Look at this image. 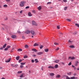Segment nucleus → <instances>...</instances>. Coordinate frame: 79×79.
<instances>
[{"label":"nucleus","mask_w":79,"mask_h":79,"mask_svg":"<svg viewBox=\"0 0 79 79\" xmlns=\"http://www.w3.org/2000/svg\"><path fill=\"white\" fill-rule=\"evenodd\" d=\"M26 3V2L25 1H22L21 2L20 4L19 5L20 6H22V7H23V6H24V3Z\"/></svg>","instance_id":"obj_1"},{"label":"nucleus","mask_w":79,"mask_h":79,"mask_svg":"<svg viewBox=\"0 0 79 79\" xmlns=\"http://www.w3.org/2000/svg\"><path fill=\"white\" fill-rule=\"evenodd\" d=\"M11 61V58H10L8 60H5V62L6 63H9V62H10Z\"/></svg>","instance_id":"obj_2"},{"label":"nucleus","mask_w":79,"mask_h":79,"mask_svg":"<svg viewBox=\"0 0 79 79\" xmlns=\"http://www.w3.org/2000/svg\"><path fill=\"white\" fill-rule=\"evenodd\" d=\"M32 24L33 25H35V26H37V24L36 23H35V22L34 21H32Z\"/></svg>","instance_id":"obj_3"},{"label":"nucleus","mask_w":79,"mask_h":79,"mask_svg":"<svg viewBox=\"0 0 79 79\" xmlns=\"http://www.w3.org/2000/svg\"><path fill=\"white\" fill-rule=\"evenodd\" d=\"M11 66H12V67H15V68H17V66H18V65L16 64L15 65H14V64H11Z\"/></svg>","instance_id":"obj_4"},{"label":"nucleus","mask_w":79,"mask_h":79,"mask_svg":"<svg viewBox=\"0 0 79 79\" xmlns=\"http://www.w3.org/2000/svg\"><path fill=\"white\" fill-rule=\"evenodd\" d=\"M25 33H26V34H30V33H31V31L27 30L26 31Z\"/></svg>","instance_id":"obj_5"},{"label":"nucleus","mask_w":79,"mask_h":79,"mask_svg":"<svg viewBox=\"0 0 79 79\" xmlns=\"http://www.w3.org/2000/svg\"><path fill=\"white\" fill-rule=\"evenodd\" d=\"M28 15L29 16H32V15L31 14V12H29L28 13Z\"/></svg>","instance_id":"obj_6"},{"label":"nucleus","mask_w":79,"mask_h":79,"mask_svg":"<svg viewBox=\"0 0 79 79\" xmlns=\"http://www.w3.org/2000/svg\"><path fill=\"white\" fill-rule=\"evenodd\" d=\"M20 58V56H17L16 57V60H19Z\"/></svg>","instance_id":"obj_7"},{"label":"nucleus","mask_w":79,"mask_h":79,"mask_svg":"<svg viewBox=\"0 0 79 79\" xmlns=\"http://www.w3.org/2000/svg\"><path fill=\"white\" fill-rule=\"evenodd\" d=\"M60 77H61V76L60 75H57L56 76V78H60Z\"/></svg>","instance_id":"obj_8"},{"label":"nucleus","mask_w":79,"mask_h":79,"mask_svg":"<svg viewBox=\"0 0 79 79\" xmlns=\"http://www.w3.org/2000/svg\"><path fill=\"white\" fill-rule=\"evenodd\" d=\"M50 75L51 76H53L55 75V74L53 73H50Z\"/></svg>","instance_id":"obj_9"},{"label":"nucleus","mask_w":79,"mask_h":79,"mask_svg":"<svg viewBox=\"0 0 79 79\" xmlns=\"http://www.w3.org/2000/svg\"><path fill=\"white\" fill-rule=\"evenodd\" d=\"M11 37L12 38V39H15L16 37V36H15V35H12L11 36Z\"/></svg>","instance_id":"obj_10"},{"label":"nucleus","mask_w":79,"mask_h":79,"mask_svg":"<svg viewBox=\"0 0 79 79\" xmlns=\"http://www.w3.org/2000/svg\"><path fill=\"white\" fill-rule=\"evenodd\" d=\"M32 51H33L34 52H37V50L35 48L32 49Z\"/></svg>","instance_id":"obj_11"},{"label":"nucleus","mask_w":79,"mask_h":79,"mask_svg":"<svg viewBox=\"0 0 79 79\" xmlns=\"http://www.w3.org/2000/svg\"><path fill=\"white\" fill-rule=\"evenodd\" d=\"M48 68H51V69H55V67L52 66H49Z\"/></svg>","instance_id":"obj_12"},{"label":"nucleus","mask_w":79,"mask_h":79,"mask_svg":"<svg viewBox=\"0 0 79 79\" xmlns=\"http://www.w3.org/2000/svg\"><path fill=\"white\" fill-rule=\"evenodd\" d=\"M55 68H58V64H56L55 65L54 67Z\"/></svg>","instance_id":"obj_13"},{"label":"nucleus","mask_w":79,"mask_h":79,"mask_svg":"<svg viewBox=\"0 0 79 79\" xmlns=\"http://www.w3.org/2000/svg\"><path fill=\"white\" fill-rule=\"evenodd\" d=\"M31 33L32 35H34L35 33V32L33 31H31Z\"/></svg>","instance_id":"obj_14"},{"label":"nucleus","mask_w":79,"mask_h":79,"mask_svg":"<svg viewBox=\"0 0 79 79\" xmlns=\"http://www.w3.org/2000/svg\"><path fill=\"white\" fill-rule=\"evenodd\" d=\"M59 61H60V60H56L54 62V63H58Z\"/></svg>","instance_id":"obj_15"},{"label":"nucleus","mask_w":79,"mask_h":79,"mask_svg":"<svg viewBox=\"0 0 79 79\" xmlns=\"http://www.w3.org/2000/svg\"><path fill=\"white\" fill-rule=\"evenodd\" d=\"M43 53V52H40L38 53L37 54L40 55H42Z\"/></svg>","instance_id":"obj_16"},{"label":"nucleus","mask_w":79,"mask_h":79,"mask_svg":"<svg viewBox=\"0 0 79 79\" xmlns=\"http://www.w3.org/2000/svg\"><path fill=\"white\" fill-rule=\"evenodd\" d=\"M35 63H39V61H38V60L37 59H35Z\"/></svg>","instance_id":"obj_17"},{"label":"nucleus","mask_w":79,"mask_h":79,"mask_svg":"<svg viewBox=\"0 0 79 79\" xmlns=\"http://www.w3.org/2000/svg\"><path fill=\"white\" fill-rule=\"evenodd\" d=\"M38 9L39 10H40L42 9V7L41 6H40L38 7Z\"/></svg>","instance_id":"obj_18"},{"label":"nucleus","mask_w":79,"mask_h":79,"mask_svg":"<svg viewBox=\"0 0 79 79\" xmlns=\"http://www.w3.org/2000/svg\"><path fill=\"white\" fill-rule=\"evenodd\" d=\"M39 45V44L37 43H35V44H34V47H35L36 46H38Z\"/></svg>","instance_id":"obj_19"},{"label":"nucleus","mask_w":79,"mask_h":79,"mask_svg":"<svg viewBox=\"0 0 79 79\" xmlns=\"http://www.w3.org/2000/svg\"><path fill=\"white\" fill-rule=\"evenodd\" d=\"M70 48H74V46L73 45H71L69 46Z\"/></svg>","instance_id":"obj_20"},{"label":"nucleus","mask_w":79,"mask_h":79,"mask_svg":"<svg viewBox=\"0 0 79 79\" xmlns=\"http://www.w3.org/2000/svg\"><path fill=\"white\" fill-rule=\"evenodd\" d=\"M6 44H5L3 46V48H5V47H6Z\"/></svg>","instance_id":"obj_21"},{"label":"nucleus","mask_w":79,"mask_h":79,"mask_svg":"<svg viewBox=\"0 0 79 79\" xmlns=\"http://www.w3.org/2000/svg\"><path fill=\"white\" fill-rule=\"evenodd\" d=\"M23 76H24V74H23L22 75H21L20 76V78H22L23 77Z\"/></svg>","instance_id":"obj_22"},{"label":"nucleus","mask_w":79,"mask_h":79,"mask_svg":"<svg viewBox=\"0 0 79 79\" xmlns=\"http://www.w3.org/2000/svg\"><path fill=\"white\" fill-rule=\"evenodd\" d=\"M67 74H68V76H70V75H71V73L69 72V73H67Z\"/></svg>","instance_id":"obj_23"},{"label":"nucleus","mask_w":79,"mask_h":79,"mask_svg":"<svg viewBox=\"0 0 79 79\" xmlns=\"http://www.w3.org/2000/svg\"><path fill=\"white\" fill-rule=\"evenodd\" d=\"M44 51L46 52H48V49H44Z\"/></svg>","instance_id":"obj_24"},{"label":"nucleus","mask_w":79,"mask_h":79,"mask_svg":"<svg viewBox=\"0 0 79 79\" xmlns=\"http://www.w3.org/2000/svg\"><path fill=\"white\" fill-rule=\"evenodd\" d=\"M67 21H68L69 22H71V19H66Z\"/></svg>","instance_id":"obj_25"},{"label":"nucleus","mask_w":79,"mask_h":79,"mask_svg":"<svg viewBox=\"0 0 79 79\" xmlns=\"http://www.w3.org/2000/svg\"><path fill=\"white\" fill-rule=\"evenodd\" d=\"M22 50H22V49H18V52H22Z\"/></svg>","instance_id":"obj_26"},{"label":"nucleus","mask_w":79,"mask_h":79,"mask_svg":"<svg viewBox=\"0 0 79 79\" xmlns=\"http://www.w3.org/2000/svg\"><path fill=\"white\" fill-rule=\"evenodd\" d=\"M25 48H28V47H29V46H28V45H26L25 46Z\"/></svg>","instance_id":"obj_27"},{"label":"nucleus","mask_w":79,"mask_h":79,"mask_svg":"<svg viewBox=\"0 0 79 79\" xmlns=\"http://www.w3.org/2000/svg\"><path fill=\"white\" fill-rule=\"evenodd\" d=\"M28 56H27L25 55V56H24V58H28Z\"/></svg>","instance_id":"obj_28"},{"label":"nucleus","mask_w":79,"mask_h":79,"mask_svg":"<svg viewBox=\"0 0 79 79\" xmlns=\"http://www.w3.org/2000/svg\"><path fill=\"white\" fill-rule=\"evenodd\" d=\"M57 28L58 29H60V25H58L57 26Z\"/></svg>","instance_id":"obj_29"},{"label":"nucleus","mask_w":79,"mask_h":79,"mask_svg":"<svg viewBox=\"0 0 79 79\" xmlns=\"http://www.w3.org/2000/svg\"><path fill=\"white\" fill-rule=\"evenodd\" d=\"M26 64V63H21V65H24V64Z\"/></svg>","instance_id":"obj_30"},{"label":"nucleus","mask_w":79,"mask_h":79,"mask_svg":"<svg viewBox=\"0 0 79 79\" xmlns=\"http://www.w3.org/2000/svg\"><path fill=\"white\" fill-rule=\"evenodd\" d=\"M54 44L55 45H58V44L57 43H54Z\"/></svg>","instance_id":"obj_31"},{"label":"nucleus","mask_w":79,"mask_h":79,"mask_svg":"<svg viewBox=\"0 0 79 79\" xmlns=\"http://www.w3.org/2000/svg\"><path fill=\"white\" fill-rule=\"evenodd\" d=\"M75 78V77H73L70 78V79H74Z\"/></svg>","instance_id":"obj_32"},{"label":"nucleus","mask_w":79,"mask_h":79,"mask_svg":"<svg viewBox=\"0 0 79 79\" xmlns=\"http://www.w3.org/2000/svg\"><path fill=\"white\" fill-rule=\"evenodd\" d=\"M22 73V71H19L18 72V74H19L20 73Z\"/></svg>","instance_id":"obj_33"},{"label":"nucleus","mask_w":79,"mask_h":79,"mask_svg":"<svg viewBox=\"0 0 79 79\" xmlns=\"http://www.w3.org/2000/svg\"><path fill=\"white\" fill-rule=\"evenodd\" d=\"M75 25L76 26H77V27H79V24H77V23H76Z\"/></svg>","instance_id":"obj_34"},{"label":"nucleus","mask_w":79,"mask_h":79,"mask_svg":"<svg viewBox=\"0 0 79 79\" xmlns=\"http://www.w3.org/2000/svg\"><path fill=\"white\" fill-rule=\"evenodd\" d=\"M4 7H6L7 6H8L7 5H3Z\"/></svg>","instance_id":"obj_35"},{"label":"nucleus","mask_w":79,"mask_h":79,"mask_svg":"<svg viewBox=\"0 0 79 79\" xmlns=\"http://www.w3.org/2000/svg\"><path fill=\"white\" fill-rule=\"evenodd\" d=\"M11 46H8L7 47V48L8 49V48H10Z\"/></svg>","instance_id":"obj_36"},{"label":"nucleus","mask_w":79,"mask_h":79,"mask_svg":"<svg viewBox=\"0 0 79 79\" xmlns=\"http://www.w3.org/2000/svg\"><path fill=\"white\" fill-rule=\"evenodd\" d=\"M68 65L69 66H70V65H71V62H70L68 64Z\"/></svg>","instance_id":"obj_37"},{"label":"nucleus","mask_w":79,"mask_h":79,"mask_svg":"<svg viewBox=\"0 0 79 79\" xmlns=\"http://www.w3.org/2000/svg\"><path fill=\"white\" fill-rule=\"evenodd\" d=\"M29 8V6H27L25 7L26 9H28Z\"/></svg>","instance_id":"obj_38"},{"label":"nucleus","mask_w":79,"mask_h":79,"mask_svg":"<svg viewBox=\"0 0 79 79\" xmlns=\"http://www.w3.org/2000/svg\"><path fill=\"white\" fill-rule=\"evenodd\" d=\"M75 59V57H72L71 60H74Z\"/></svg>","instance_id":"obj_39"},{"label":"nucleus","mask_w":79,"mask_h":79,"mask_svg":"<svg viewBox=\"0 0 79 79\" xmlns=\"http://www.w3.org/2000/svg\"><path fill=\"white\" fill-rule=\"evenodd\" d=\"M22 61H23V60H21L20 59L19 60V63H21V62Z\"/></svg>","instance_id":"obj_40"},{"label":"nucleus","mask_w":79,"mask_h":79,"mask_svg":"<svg viewBox=\"0 0 79 79\" xmlns=\"http://www.w3.org/2000/svg\"><path fill=\"white\" fill-rule=\"evenodd\" d=\"M40 48L41 49L42 48H43V45H41V46H40Z\"/></svg>","instance_id":"obj_41"},{"label":"nucleus","mask_w":79,"mask_h":79,"mask_svg":"<svg viewBox=\"0 0 79 79\" xmlns=\"http://www.w3.org/2000/svg\"><path fill=\"white\" fill-rule=\"evenodd\" d=\"M66 79H70V78H69V77L68 76H66Z\"/></svg>","instance_id":"obj_42"},{"label":"nucleus","mask_w":79,"mask_h":79,"mask_svg":"<svg viewBox=\"0 0 79 79\" xmlns=\"http://www.w3.org/2000/svg\"><path fill=\"white\" fill-rule=\"evenodd\" d=\"M8 49L7 48H6L5 49H4V50L5 51H7V50H8Z\"/></svg>","instance_id":"obj_43"},{"label":"nucleus","mask_w":79,"mask_h":79,"mask_svg":"<svg viewBox=\"0 0 79 79\" xmlns=\"http://www.w3.org/2000/svg\"><path fill=\"white\" fill-rule=\"evenodd\" d=\"M67 8H68V7H65L64 8V10H66V9H67Z\"/></svg>","instance_id":"obj_44"},{"label":"nucleus","mask_w":79,"mask_h":79,"mask_svg":"<svg viewBox=\"0 0 79 79\" xmlns=\"http://www.w3.org/2000/svg\"><path fill=\"white\" fill-rule=\"evenodd\" d=\"M31 61V63H34V60H32Z\"/></svg>","instance_id":"obj_45"},{"label":"nucleus","mask_w":79,"mask_h":79,"mask_svg":"<svg viewBox=\"0 0 79 79\" xmlns=\"http://www.w3.org/2000/svg\"><path fill=\"white\" fill-rule=\"evenodd\" d=\"M32 13H35V10H33L32 11Z\"/></svg>","instance_id":"obj_46"},{"label":"nucleus","mask_w":79,"mask_h":79,"mask_svg":"<svg viewBox=\"0 0 79 79\" xmlns=\"http://www.w3.org/2000/svg\"><path fill=\"white\" fill-rule=\"evenodd\" d=\"M3 47H2L1 48H0V50H3Z\"/></svg>","instance_id":"obj_47"},{"label":"nucleus","mask_w":79,"mask_h":79,"mask_svg":"<svg viewBox=\"0 0 79 79\" xmlns=\"http://www.w3.org/2000/svg\"><path fill=\"white\" fill-rule=\"evenodd\" d=\"M24 66H23V65H21L20 66V68H23Z\"/></svg>","instance_id":"obj_48"},{"label":"nucleus","mask_w":79,"mask_h":79,"mask_svg":"<svg viewBox=\"0 0 79 79\" xmlns=\"http://www.w3.org/2000/svg\"><path fill=\"white\" fill-rule=\"evenodd\" d=\"M18 34H21V32H20V31H18Z\"/></svg>","instance_id":"obj_49"},{"label":"nucleus","mask_w":79,"mask_h":79,"mask_svg":"<svg viewBox=\"0 0 79 79\" xmlns=\"http://www.w3.org/2000/svg\"><path fill=\"white\" fill-rule=\"evenodd\" d=\"M69 42L70 43H72V41H71L70 40H69Z\"/></svg>","instance_id":"obj_50"},{"label":"nucleus","mask_w":79,"mask_h":79,"mask_svg":"<svg viewBox=\"0 0 79 79\" xmlns=\"http://www.w3.org/2000/svg\"><path fill=\"white\" fill-rule=\"evenodd\" d=\"M22 38H23V39H25V37H24V36H22Z\"/></svg>","instance_id":"obj_51"},{"label":"nucleus","mask_w":79,"mask_h":79,"mask_svg":"<svg viewBox=\"0 0 79 79\" xmlns=\"http://www.w3.org/2000/svg\"><path fill=\"white\" fill-rule=\"evenodd\" d=\"M77 65H78L76 63V64H75V66H77Z\"/></svg>","instance_id":"obj_52"},{"label":"nucleus","mask_w":79,"mask_h":79,"mask_svg":"<svg viewBox=\"0 0 79 79\" xmlns=\"http://www.w3.org/2000/svg\"><path fill=\"white\" fill-rule=\"evenodd\" d=\"M59 48H57L56 49V50H59Z\"/></svg>","instance_id":"obj_53"},{"label":"nucleus","mask_w":79,"mask_h":79,"mask_svg":"<svg viewBox=\"0 0 79 79\" xmlns=\"http://www.w3.org/2000/svg\"><path fill=\"white\" fill-rule=\"evenodd\" d=\"M78 63H79V61H76V64H78Z\"/></svg>","instance_id":"obj_54"},{"label":"nucleus","mask_w":79,"mask_h":79,"mask_svg":"<svg viewBox=\"0 0 79 79\" xmlns=\"http://www.w3.org/2000/svg\"><path fill=\"white\" fill-rule=\"evenodd\" d=\"M5 20H7L8 19V18L7 17H6L5 19Z\"/></svg>","instance_id":"obj_55"},{"label":"nucleus","mask_w":79,"mask_h":79,"mask_svg":"<svg viewBox=\"0 0 79 79\" xmlns=\"http://www.w3.org/2000/svg\"><path fill=\"white\" fill-rule=\"evenodd\" d=\"M77 34V32H75V33H73V34L74 35H76Z\"/></svg>","instance_id":"obj_56"},{"label":"nucleus","mask_w":79,"mask_h":79,"mask_svg":"<svg viewBox=\"0 0 79 79\" xmlns=\"http://www.w3.org/2000/svg\"><path fill=\"white\" fill-rule=\"evenodd\" d=\"M76 74H77L76 73H74L73 74V76H76Z\"/></svg>","instance_id":"obj_57"},{"label":"nucleus","mask_w":79,"mask_h":79,"mask_svg":"<svg viewBox=\"0 0 79 79\" xmlns=\"http://www.w3.org/2000/svg\"><path fill=\"white\" fill-rule=\"evenodd\" d=\"M23 13V10H21L20 12V13L21 14Z\"/></svg>","instance_id":"obj_58"},{"label":"nucleus","mask_w":79,"mask_h":79,"mask_svg":"<svg viewBox=\"0 0 79 79\" xmlns=\"http://www.w3.org/2000/svg\"><path fill=\"white\" fill-rule=\"evenodd\" d=\"M64 2H67V0H63Z\"/></svg>","instance_id":"obj_59"},{"label":"nucleus","mask_w":79,"mask_h":79,"mask_svg":"<svg viewBox=\"0 0 79 79\" xmlns=\"http://www.w3.org/2000/svg\"><path fill=\"white\" fill-rule=\"evenodd\" d=\"M72 57H71V56H69V59H71Z\"/></svg>","instance_id":"obj_60"},{"label":"nucleus","mask_w":79,"mask_h":79,"mask_svg":"<svg viewBox=\"0 0 79 79\" xmlns=\"http://www.w3.org/2000/svg\"><path fill=\"white\" fill-rule=\"evenodd\" d=\"M74 79H78L77 78V77H75V78Z\"/></svg>","instance_id":"obj_61"},{"label":"nucleus","mask_w":79,"mask_h":79,"mask_svg":"<svg viewBox=\"0 0 79 79\" xmlns=\"http://www.w3.org/2000/svg\"><path fill=\"white\" fill-rule=\"evenodd\" d=\"M51 2H48L47 3V4H50L51 3Z\"/></svg>","instance_id":"obj_62"},{"label":"nucleus","mask_w":79,"mask_h":79,"mask_svg":"<svg viewBox=\"0 0 79 79\" xmlns=\"http://www.w3.org/2000/svg\"><path fill=\"white\" fill-rule=\"evenodd\" d=\"M60 34H61V35H62L63 34V33L61 32H60L59 33Z\"/></svg>","instance_id":"obj_63"},{"label":"nucleus","mask_w":79,"mask_h":79,"mask_svg":"<svg viewBox=\"0 0 79 79\" xmlns=\"http://www.w3.org/2000/svg\"><path fill=\"white\" fill-rule=\"evenodd\" d=\"M6 2H10V0H6Z\"/></svg>","instance_id":"obj_64"}]
</instances>
